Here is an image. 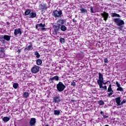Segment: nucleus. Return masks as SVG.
I'll return each mask as SVG.
<instances>
[{
    "mask_svg": "<svg viewBox=\"0 0 126 126\" xmlns=\"http://www.w3.org/2000/svg\"><path fill=\"white\" fill-rule=\"evenodd\" d=\"M114 23L118 27L119 30H123L125 25V21L120 18H114L113 20Z\"/></svg>",
    "mask_w": 126,
    "mask_h": 126,
    "instance_id": "nucleus-1",
    "label": "nucleus"
},
{
    "mask_svg": "<svg viewBox=\"0 0 126 126\" xmlns=\"http://www.w3.org/2000/svg\"><path fill=\"white\" fill-rule=\"evenodd\" d=\"M52 16L55 18H59V17H62L63 16V11L60 10L58 11V10H53L52 12Z\"/></svg>",
    "mask_w": 126,
    "mask_h": 126,
    "instance_id": "nucleus-2",
    "label": "nucleus"
},
{
    "mask_svg": "<svg viewBox=\"0 0 126 126\" xmlns=\"http://www.w3.org/2000/svg\"><path fill=\"white\" fill-rule=\"evenodd\" d=\"M65 85L62 82H59L56 86L57 89L59 92H63L65 89Z\"/></svg>",
    "mask_w": 126,
    "mask_h": 126,
    "instance_id": "nucleus-3",
    "label": "nucleus"
},
{
    "mask_svg": "<svg viewBox=\"0 0 126 126\" xmlns=\"http://www.w3.org/2000/svg\"><path fill=\"white\" fill-rule=\"evenodd\" d=\"M10 38H11V36L8 35H4L3 36H0V39L1 41V43H4L6 41H10Z\"/></svg>",
    "mask_w": 126,
    "mask_h": 126,
    "instance_id": "nucleus-4",
    "label": "nucleus"
},
{
    "mask_svg": "<svg viewBox=\"0 0 126 126\" xmlns=\"http://www.w3.org/2000/svg\"><path fill=\"white\" fill-rule=\"evenodd\" d=\"M39 70H40V66L34 65L31 68V72L32 73H33L34 74H36V73H38L39 72Z\"/></svg>",
    "mask_w": 126,
    "mask_h": 126,
    "instance_id": "nucleus-5",
    "label": "nucleus"
},
{
    "mask_svg": "<svg viewBox=\"0 0 126 126\" xmlns=\"http://www.w3.org/2000/svg\"><path fill=\"white\" fill-rule=\"evenodd\" d=\"M101 15L103 17L104 21H107L108 20V18H109V13L103 11V13H101Z\"/></svg>",
    "mask_w": 126,
    "mask_h": 126,
    "instance_id": "nucleus-6",
    "label": "nucleus"
},
{
    "mask_svg": "<svg viewBox=\"0 0 126 126\" xmlns=\"http://www.w3.org/2000/svg\"><path fill=\"white\" fill-rule=\"evenodd\" d=\"M107 92H109V93L108 94V97L112 96V94L114 93V91L112 89V84H111L109 85L107 89Z\"/></svg>",
    "mask_w": 126,
    "mask_h": 126,
    "instance_id": "nucleus-7",
    "label": "nucleus"
},
{
    "mask_svg": "<svg viewBox=\"0 0 126 126\" xmlns=\"http://www.w3.org/2000/svg\"><path fill=\"white\" fill-rule=\"evenodd\" d=\"M45 26H46V25L45 24H37L35 25V28L36 29H38V27H40L42 31H44V30H46V28H45Z\"/></svg>",
    "mask_w": 126,
    "mask_h": 126,
    "instance_id": "nucleus-8",
    "label": "nucleus"
},
{
    "mask_svg": "<svg viewBox=\"0 0 126 126\" xmlns=\"http://www.w3.org/2000/svg\"><path fill=\"white\" fill-rule=\"evenodd\" d=\"M98 80H97V84H98V83H101L102 82V81L104 80V77H103V75L100 73V72H98Z\"/></svg>",
    "mask_w": 126,
    "mask_h": 126,
    "instance_id": "nucleus-9",
    "label": "nucleus"
},
{
    "mask_svg": "<svg viewBox=\"0 0 126 126\" xmlns=\"http://www.w3.org/2000/svg\"><path fill=\"white\" fill-rule=\"evenodd\" d=\"M61 101H62V99L60 96H56L53 98V102L55 103V104H59Z\"/></svg>",
    "mask_w": 126,
    "mask_h": 126,
    "instance_id": "nucleus-10",
    "label": "nucleus"
},
{
    "mask_svg": "<svg viewBox=\"0 0 126 126\" xmlns=\"http://www.w3.org/2000/svg\"><path fill=\"white\" fill-rule=\"evenodd\" d=\"M39 7L42 12H44L47 9V5L46 4H40L39 5Z\"/></svg>",
    "mask_w": 126,
    "mask_h": 126,
    "instance_id": "nucleus-11",
    "label": "nucleus"
},
{
    "mask_svg": "<svg viewBox=\"0 0 126 126\" xmlns=\"http://www.w3.org/2000/svg\"><path fill=\"white\" fill-rule=\"evenodd\" d=\"M18 34H22V32H21V29L20 28H18L16 29H15L14 34V36H17V35H18Z\"/></svg>",
    "mask_w": 126,
    "mask_h": 126,
    "instance_id": "nucleus-12",
    "label": "nucleus"
},
{
    "mask_svg": "<svg viewBox=\"0 0 126 126\" xmlns=\"http://www.w3.org/2000/svg\"><path fill=\"white\" fill-rule=\"evenodd\" d=\"M30 126H34L36 124V118H31L29 122Z\"/></svg>",
    "mask_w": 126,
    "mask_h": 126,
    "instance_id": "nucleus-13",
    "label": "nucleus"
},
{
    "mask_svg": "<svg viewBox=\"0 0 126 126\" xmlns=\"http://www.w3.org/2000/svg\"><path fill=\"white\" fill-rule=\"evenodd\" d=\"M34 48H33V45L32 44L31 45H29L28 46H26L24 49L25 52H28V51H31L33 50Z\"/></svg>",
    "mask_w": 126,
    "mask_h": 126,
    "instance_id": "nucleus-14",
    "label": "nucleus"
},
{
    "mask_svg": "<svg viewBox=\"0 0 126 126\" xmlns=\"http://www.w3.org/2000/svg\"><path fill=\"white\" fill-rule=\"evenodd\" d=\"M5 50H4V47H0V53H1V54L2 55V57H1V58H2V59H3V58H5Z\"/></svg>",
    "mask_w": 126,
    "mask_h": 126,
    "instance_id": "nucleus-15",
    "label": "nucleus"
},
{
    "mask_svg": "<svg viewBox=\"0 0 126 126\" xmlns=\"http://www.w3.org/2000/svg\"><path fill=\"white\" fill-rule=\"evenodd\" d=\"M66 22V20L61 19L58 20V21H57L58 25H60V26H61L62 25H63V24H64V23H65Z\"/></svg>",
    "mask_w": 126,
    "mask_h": 126,
    "instance_id": "nucleus-16",
    "label": "nucleus"
},
{
    "mask_svg": "<svg viewBox=\"0 0 126 126\" xmlns=\"http://www.w3.org/2000/svg\"><path fill=\"white\" fill-rule=\"evenodd\" d=\"M80 10L81 11V13L86 14L87 13V9L82 7V6H80Z\"/></svg>",
    "mask_w": 126,
    "mask_h": 126,
    "instance_id": "nucleus-17",
    "label": "nucleus"
},
{
    "mask_svg": "<svg viewBox=\"0 0 126 126\" xmlns=\"http://www.w3.org/2000/svg\"><path fill=\"white\" fill-rule=\"evenodd\" d=\"M115 102L118 106H121V102L122 100H121V97H118L115 98Z\"/></svg>",
    "mask_w": 126,
    "mask_h": 126,
    "instance_id": "nucleus-18",
    "label": "nucleus"
},
{
    "mask_svg": "<svg viewBox=\"0 0 126 126\" xmlns=\"http://www.w3.org/2000/svg\"><path fill=\"white\" fill-rule=\"evenodd\" d=\"M60 29H61V26L58 24L57 26H55L54 27V32L57 34V33H58V32L60 31Z\"/></svg>",
    "mask_w": 126,
    "mask_h": 126,
    "instance_id": "nucleus-19",
    "label": "nucleus"
},
{
    "mask_svg": "<svg viewBox=\"0 0 126 126\" xmlns=\"http://www.w3.org/2000/svg\"><path fill=\"white\" fill-rule=\"evenodd\" d=\"M59 76H55L53 77L50 78V80H51V82H54V80H56V81H59Z\"/></svg>",
    "mask_w": 126,
    "mask_h": 126,
    "instance_id": "nucleus-20",
    "label": "nucleus"
},
{
    "mask_svg": "<svg viewBox=\"0 0 126 126\" xmlns=\"http://www.w3.org/2000/svg\"><path fill=\"white\" fill-rule=\"evenodd\" d=\"M37 16L36 12H32L30 14L29 18H35Z\"/></svg>",
    "mask_w": 126,
    "mask_h": 126,
    "instance_id": "nucleus-21",
    "label": "nucleus"
},
{
    "mask_svg": "<svg viewBox=\"0 0 126 126\" xmlns=\"http://www.w3.org/2000/svg\"><path fill=\"white\" fill-rule=\"evenodd\" d=\"M31 13V10L30 9H27L25 12V16H27L28 15H30Z\"/></svg>",
    "mask_w": 126,
    "mask_h": 126,
    "instance_id": "nucleus-22",
    "label": "nucleus"
},
{
    "mask_svg": "<svg viewBox=\"0 0 126 126\" xmlns=\"http://www.w3.org/2000/svg\"><path fill=\"white\" fill-rule=\"evenodd\" d=\"M61 27H60V29L61 30V31H66L67 28H66V27H65V26L62 25V26H61Z\"/></svg>",
    "mask_w": 126,
    "mask_h": 126,
    "instance_id": "nucleus-23",
    "label": "nucleus"
},
{
    "mask_svg": "<svg viewBox=\"0 0 126 126\" xmlns=\"http://www.w3.org/2000/svg\"><path fill=\"white\" fill-rule=\"evenodd\" d=\"M98 85H99V88L101 90H107V86H103V85H100V84H98Z\"/></svg>",
    "mask_w": 126,
    "mask_h": 126,
    "instance_id": "nucleus-24",
    "label": "nucleus"
},
{
    "mask_svg": "<svg viewBox=\"0 0 126 126\" xmlns=\"http://www.w3.org/2000/svg\"><path fill=\"white\" fill-rule=\"evenodd\" d=\"M111 16L112 17H121L120 14H118L116 13H112Z\"/></svg>",
    "mask_w": 126,
    "mask_h": 126,
    "instance_id": "nucleus-25",
    "label": "nucleus"
},
{
    "mask_svg": "<svg viewBox=\"0 0 126 126\" xmlns=\"http://www.w3.org/2000/svg\"><path fill=\"white\" fill-rule=\"evenodd\" d=\"M37 65H41L42 64V60L37 59L36 61Z\"/></svg>",
    "mask_w": 126,
    "mask_h": 126,
    "instance_id": "nucleus-26",
    "label": "nucleus"
},
{
    "mask_svg": "<svg viewBox=\"0 0 126 126\" xmlns=\"http://www.w3.org/2000/svg\"><path fill=\"white\" fill-rule=\"evenodd\" d=\"M9 120H10V118L7 117H4L2 119V121H4L5 123H7V122H8V121H9Z\"/></svg>",
    "mask_w": 126,
    "mask_h": 126,
    "instance_id": "nucleus-27",
    "label": "nucleus"
},
{
    "mask_svg": "<svg viewBox=\"0 0 126 126\" xmlns=\"http://www.w3.org/2000/svg\"><path fill=\"white\" fill-rule=\"evenodd\" d=\"M108 82H109L110 84H111V82H110V81H107L106 82H104V80L102 81L101 83H98V84L100 85H103V84H104V85H106V84H108Z\"/></svg>",
    "mask_w": 126,
    "mask_h": 126,
    "instance_id": "nucleus-28",
    "label": "nucleus"
},
{
    "mask_svg": "<svg viewBox=\"0 0 126 126\" xmlns=\"http://www.w3.org/2000/svg\"><path fill=\"white\" fill-rule=\"evenodd\" d=\"M23 96L24 98H27V97L29 96V93L28 92L24 93Z\"/></svg>",
    "mask_w": 126,
    "mask_h": 126,
    "instance_id": "nucleus-29",
    "label": "nucleus"
},
{
    "mask_svg": "<svg viewBox=\"0 0 126 126\" xmlns=\"http://www.w3.org/2000/svg\"><path fill=\"white\" fill-rule=\"evenodd\" d=\"M34 55L36 56V58L37 59H39L40 58V54H39V52H38V51H35L34 52Z\"/></svg>",
    "mask_w": 126,
    "mask_h": 126,
    "instance_id": "nucleus-30",
    "label": "nucleus"
},
{
    "mask_svg": "<svg viewBox=\"0 0 126 126\" xmlns=\"http://www.w3.org/2000/svg\"><path fill=\"white\" fill-rule=\"evenodd\" d=\"M54 115L55 116H59L60 115L61 112L59 110H54Z\"/></svg>",
    "mask_w": 126,
    "mask_h": 126,
    "instance_id": "nucleus-31",
    "label": "nucleus"
},
{
    "mask_svg": "<svg viewBox=\"0 0 126 126\" xmlns=\"http://www.w3.org/2000/svg\"><path fill=\"white\" fill-rule=\"evenodd\" d=\"M60 43H61V44H64V43L65 42V39H64V38L62 37V38H60Z\"/></svg>",
    "mask_w": 126,
    "mask_h": 126,
    "instance_id": "nucleus-32",
    "label": "nucleus"
},
{
    "mask_svg": "<svg viewBox=\"0 0 126 126\" xmlns=\"http://www.w3.org/2000/svg\"><path fill=\"white\" fill-rule=\"evenodd\" d=\"M13 87L14 88V89H17V88L18 87V83H15L13 85Z\"/></svg>",
    "mask_w": 126,
    "mask_h": 126,
    "instance_id": "nucleus-33",
    "label": "nucleus"
},
{
    "mask_svg": "<svg viewBox=\"0 0 126 126\" xmlns=\"http://www.w3.org/2000/svg\"><path fill=\"white\" fill-rule=\"evenodd\" d=\"M117 91H120L121 92H124V89H123L122 87H119L117 89Z\"/></svg>",
    "mask_w": 126,
    "mask_h": 126,
    "instance_id": "nucleus-34",
    "label": "nucleus"
},
{
    "mask_svg": "<svg viewBox=\"0 0 126 126\" xmlns=\"http://www.w3.org/2000/svg\"><path fill=\"white\" fill-rule=\"evenodd\" d=\"M98 104L100 106H103V105H105V102L103 100H101L98 101Z\"/></svg>",
    "mask_w": 126,
    "mask_h": 126,
    "instance_id": "nucleus-35",
    "label": "nucleus"
},
{
    "mask_svg": "<svg viewBox=\"0 0 126 126\" xmlns=\"http://www.w3.org/2000/svg\"><path fill=\"white\" fill-rule=\"evenodd\" d=\"M71 85L73 87H75V86H76V83H75V82L72 81L71 82Z\"/></svg>",
    "mask_w": 126,
    "mask_h": 126,
    "instance_id": "nucleus-36",
    "label": "nucleus"
},
{
    "mask_svg": "<svg viewBox=\"0 0 126 126\" xmlns=\"http://www.w3.org/2000/svg\"><path fill=\"white\" fill-rule=\"evenodd\" d=\"M126 100L124 99L123 101H121V102L120 103V106L124 105V104L126 103Z\"/></svg>",
    "mask_w": 126,
    "mask_h": 126,
    "instance_id": "nucleus-37",
    "label": "nucleus"
},
{
    "mask_svg": "<svg viewBox=\"0 0 126 126\" xmlns=\"http://www.w3.org/2000/svg\"><path fill=\"white\" fill-rule=\"evenodd\" d=\"M90 10H91V13H95V12L93 10V7H90Z\"/></svg>",
    "mask_w": 126,
    "mask_h": 126,
    "instance_id": "nucleus-38",
    "label": "nucleus"
},
{
    "mask_svg": "<svg viewBox=\"0 0 126 126\" xmlns=\"http://www.w3.org/2000/svg\"><path fill=\"white\" fill-rule=\"evenodd\" d=\"M116 86H117L118 88V87H121V84L119 83V82L116 81Z\"/></svg>",
    "mask_w": 126,
    "mask_h": 126,
    "instance_id": "nucleus-39",
    "label": "nucleus"
},
{
    "mask_svg": "<svg viewBox=\"0 0 126 126\" xmlns=\"http://www.w3.org/2000/svg\"><path fill=\"white\" fill-rule=\"evenodd\" d=\"M104 63H109V61H108V59L105 58L104 59Z\"/></svg>",
    "mask_w": 126,
    "mask_h": 126,
    "instance_id": "nucleus-40",
    "label": "nucleus"
},
{
    "mask_svg": "<svg viewBox=\"0 0 126 126\" xmlns=\"http://www.w3.org/2000/svg\"><path fill=\"white\" fill-rule=\"evenodd\" d=\"M102 116H103L104 119H107V118H109V116H108L105 114H103V115H102Z\"/></svg>",
    "mask_w": 126,
    "mask_h": 126,
    "instance_id": "nucleus-41",
    "label": "nucleus"
},
{
    "mask_svg": "<svg viewBox=\"0 0 126 126\" xmlns=\"http://www.w3.org/2000/svg\"><path fill=\"white\" fill-rule=\"evenodd\" d=\"M72 21H73V22H74V23H76V22H77V21L76 20H75V19H73Z\"/></svg>",
    "mask_w": 126,
    "mask_h": 126,
    "instance_id": "nucleus-42",
    "label": "nucleus"
},
{
    "mask_svg": "<svg viewBox=\"0 0 126 126\" xmlns=\"http://www.w3.org/2000/svg\"><path fill=\"white\" fill-rule=\"evenodd\" d=\"M100 115H102V116H103V115H104V112H103V111H101L100 112Z\"/></svg>",
    "mask_w": 126,
    "mask_h": 126,
    "instance_id": "nucleus-43",
    "label": "nucleus"
},
{
    "mask_svg": "<svg viewBox=\"0 0 126 126\" xmlns=\"http://www.w3.org/2000/svg\"><path fill=\"white\" fill-rule=\"evenodd\" d=\"M18 54H19L20 53H21V50L19 49L17 51Z\"/></svg>",
    "mask_w": 126,
    "mask_h": 126,
    "instance_id": "nucleus-44",
    "label": "nucleus"
},
{
    "mask_svg": "<svg viewBox=\"0 0 126 126\" xmlns=\"http://www.w3.org/2000/svg\"><path fill=\"white\" fill-rule=\"evenodd\" d=\"M105 126H109L108 125H106Z\"/></svg>",
    "mask_w": 126,
    "mask_h": 126,
    "instance_id": "nucleus-45",
    "label": "nucleus"
},
{
    "mask_svg": "<svg viewBox=\"0 0 126 126\" xmlns=\"http://www.w3.org/2000/svg\"><path fill=\"white\" fill-rule=\"evenodd\" d=\"M81 54H84V52H81Z\"/></svg>",
    "mask_w": 126,
    "mask_h": 126,
    "instance_id": "nucleus-46",
    "label": "nucleus"
}]
</instances>
